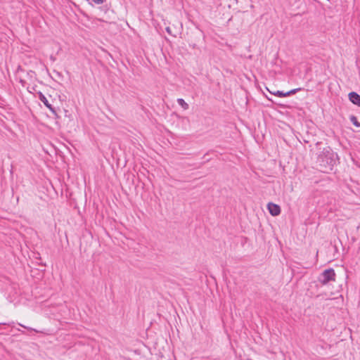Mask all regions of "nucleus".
I'll list each match as a JSON object with an SVG mask.
<instances>
[{
  "label": "nucleus",
  "instance_id": "f257e3e1",
  "mask_svg": "<svg viewBox=\"0 0 360 360\" xmlns=\"http://www.w3.org/2000/svg\"><path fill=\"white\" fill-rule=\"evenodd\" d=\"M337 154L330 148H324L322 153L318 157V163L320 170L328 173L333 170L336 163Z\"/></svg>",
  "mask_w": 360,
  "mask_h": 360
},
{
  "label": "nucleus",
  "instance_id": "f03ea898",
  "mask_svg": "<svg viewBox=\"0 0 360 360\" xmlns=\"http://www.w3.org/2000/svg\"><path fill=\"white\" fill-rule=\"evenodd\" d=\"M335 280V273L333 269H326L319 277V281L323 285Z\"/></svg>",
  "mask_w": 360,
  "mask_h": 360
},
{
  "label": "nucleus",
  "instance_id": "7ed1b4c3",
  "mask_svg": "<svg viewBox=\"0 0 360 360\" xmlns=\"http://www.w3.org/2000/svg\"><path fill=\"white\" fill-rule=\"evenodd\" d=\"M269 213L272 216H278L281 212V208L278 205L269 202L267 205Z\"/></svg>",
  "mask_w": 360,
  "mask_h": 360
},
{
  "label": "nucleus",
  "instance_id": "20e7f679",
  "mask_svg": "<svg viewBox=\"0 0 360 360\" xmlns=\"http://www.w3.org/2000/svg\"><path fill=\"white\" fill-rule=\"evenodd\" d=\"M348 96L349 101L352 103L358 106H360V96L358 94H356V92H351L349 94Z\"/></svg>",
  "mask_w": 360,
  "mask_h": 360
},
{
  "label": "nucleus",
  "instance_id": "39448f33",
  "mask_svg": "<svg viewBox=\"0 0 360 360\" xmlns=\"http://www.w3.org/2000/svg\"><path fill=\"white\" fill-rule=\"evenodd\" d=\"M39 100L53 112H55V110L52 105L49 103L48 99L46 98V96L42 94L41 93H39Z\"/></svg>",
  "mask_w": 360,
  "mask_h": 360
},
{
  "label": "nucleus",
  "instance_id": "423d86ee",
  "mask_svg": "<svg viewBox=\"0 0 360 360\" xmlns=\"http://www.w3.org/2000/svg\"><path fill=\"white\" fill-rule=\"evenodd\" d=\"M177 103L184 110L188 109V104L183 98H178Z\"/></svg>",
  "mask_w": 360,
  "mask_h": 360
},
{
  "label": "nucleus",
  "instance_id": "0eeeda50",
  "mask_svg": "<svg viewBox=\"0 0 360 360\" xmlns=\"http://www.w3.org/2000/svg\"><path fill=\"white\" fill-rule=\"evenodd\" d=\"M350 121L353 123L354 125H355L356 127H360V122H358L357 118L352 115L350 117Z\"/></svg>",
  "mask_w": 360,
  "mask_h": 360
},
{
  "label": "nucleus",
  "instance_id": "6e6552de",
  "mask_svg": "<svg viewBox=\"0 0 360 360\" xmlns=\"http://www.w3.org/2000/svg\"><path fill=\"white\" fill-rule=\"evenodd\" d=\"M276 96L279 97H286L288 96V94H286V92H283L281 91H276Z\"/></svg>",
  "mask_w": 360,
  "mask_h": 360
},
{
  "label": "nucleus",
  "instance_id": "1a4fd4ad",
  "mask_svg": "<svg viewBox=\"0 0 360 360\" xmlns=\"http://www.w3.org/2000/svg\"><path fill=\"white\" fill-rule=\"evenodd\" d=\"M300 89H292L288 92H286V94H288V96H290V95H292V94H295L296 92H297L298 91H300Z\"/></svg>",
  "mask_w": 360,
  "mask_h": 360
},
{
  "label": "nucleus",
  "instance_id": "9d476101",
  "mask_svg": "<svg viewBox=\"0 0 360 360\" xmlns=\"http://www.w3.org/2000/svg\"><path fill=\"white\" fill-rule=\"evenodd\" d=\"M91 1L96 4H103L104 0H91Z\"/></svg>",
  "mask_w": 360,
  "mask_h": 360
},
{
  "label": "nucleus",
  "instance_id": "9b49d317",
  "mask_svg": "<svg viewBox=\"0 0 360 360\" xmlns=\"http://www.w3.org/2000/svg\"><path fill=\"white\" fill-rule=\"evenodd\" d=\"M166 31H167V33H169V34H172L171 28H170L169 27H166Z\"/></svg>",
  "mask_w": 360,
  "mask_h": 360
},
{
  "label": "nucleus",
  "instance_id": "f8f14e48",
  "mask_svg": "<svg viewBox=\"0 0 360 360\" xmlns=\"http://www.w3.org/2000/svg\"><path fill=\"white\" fill-rule=\"evenodd\" d=\"M271 94L276 96V91H271L270 90L267 89Z\"/></svg>",
  "mask_w": 360,
  "mask_h": 360
}]
</instances>
